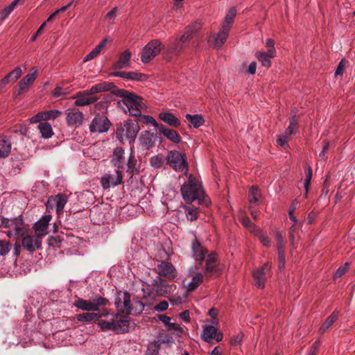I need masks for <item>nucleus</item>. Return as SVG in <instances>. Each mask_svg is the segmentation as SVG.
Segmentation results:
<instances>
[{
	"mask_svg": "<svg viewBox=\"0 0 355 355\" xmlns=\"http://www.w3.org/2000/svg\"><path fill=\"white\" fill-rule=\"evenodd\" d=\"M112 88V84L106 82L101 83L92 86L89 89L85 90L90 96L94 94L109 91Z\"/></svg>",
	"mask_w": 355,
	"mask_h": 355,
	"instance_id": "obj_31",
	"label": "nucleus"
},
{
	"mask_svg": "<svg viewBox=\"0 0 355 355\" xmlns=\"http://www.w3.org/2000/svg\"><path fill=\"white\" fill-rule=\"evenodd\" d=\"M67 202V197L65 194L59 193L50 196L46 203V209L50 211L55 208L56 212L59 214L62 212Z\"/></svg>",
	"mask_w": 355,
	"mask_h": 355,
	"instance_id": "obj_9",
	"label": "nucleus"
},
{
	"mask_svg": "<svg viewBox=\"0 0 355 355\" xmlns=\"http://www.w3.org/2000/svg\"><path fill=\"white\" fill-rule=\"evenodd\" d=\"M202 338L207 343H211L213 340L220 342L223 340V334L214 325H205L202 332Z\"/></svg>",
	"mask_w": 355,
	"mask_h": 355,
	"instance_id": "obj_16",
	"label": "nucleus"
},
{
	"mask_svg": "<svg viewBox=\"0 0 355 355\" xmlns=\"http://www.w3.org/2000/svg\"><path fill=\"white\" fill-rule=\"evenodd\" d=\"M128 167L126 172L129 173L131 177L133 176L135 173L139 172L138 166H137V160L135 158V156L133 154L132 150L130 154L128 160Z\"/></svg>",
	"mask_w": 355,
	"mask_h": 355,
	"instance_id": "obj_36",
	"label": "nucleus"
},
{
	"mask_svg": "<svg viewBox=\"0 0 355 355\" xmlns=\"http://www.w3.org/2000/svg\"><path fill=\"white\" fill-rule=\"evenodd\" d=\"M220 268L219 266L214 263L206 264L205 274L207 278H211L214 276H218L220 274Z\"/></svg>",
	"mask_w": 355,
	"mask_h": 355,
	"instance_id": "obj_44",
	"label": "nucleus"
},
{
	"mask_svg": "<svg viewBox=\"0 0 355 355\" xmlns=\"http://www.w3.org/2000/svg\"><path fill=\"white\" fill-rule=\"evenodd\" d=\"M108 42V39L107 38H105L104 40H103L99 44H98L97 46H95V48L93 49V50L97 53V55H98L102 51V50L106 46Z\"/></svg>",
	"mask_w": 355,
	"mask_h": 355,
	"instance_id": "obj_61",
	"label": "nucleus"
},
{
	"mask_svg": "<svg viewBox=\"0 0 355 355\" xmlns=\"http://www.w3.org/2000/svg\"><path fill=\"white\" fill-rule=\"evenodd\" d=\"M110 125L111 123L106 116H97L91 122L89 130L92 132L103 133L107 132Z\"/></svg>",
	"mask_w": 355,
	"mask_h": 355,
	"instance_id": "obj_10",
	"label": "nucleus"
},
{
	"mask_svg": "<svg viewBox=\"0 0 355 355\" xmlns=\"http://www.w3.org/2000/svg\"><path fill=\"white\" fill-rule=\"evenodd\" d=\"M10 243L5 240H0V256H5L10 250Z\"/></svg>",
	"mask_w": 355,
	"mask_h": 355,
	"instance_id": "obj_54",
	"label": "nucleus"
},
{
	"mask_svg": "<svg viewBox=\"0 0 355 355\" xmlns=\"http://www.w3.org/2000/svg\"><path fill=\"white\" fill-rule=\"evenodd\" d=\"M41 136L44 139H49L53 135V130L51 125L48 122H42L37 126Z\"/></svg>",
	"mask_w": 355,
	"mask_h": 355,
	"instance_id": "obj_33",
	"label": "nucleus"
},
{
	"mask_svg": "<svg viewBox=\"0 0 355 355\" xmlns=\"http://www.w3.org/2000/svg\"><path fill=\"white\" fill-rule=\"evenodd\" d=\"M163 49V44L159 40H153L143 49L141 60L143 63H148L157 55Z\"/></svg>",
	"mask_w": 355,
	"mask_h": 355,
	"instance_id": "obj_8",
	"label": "nucleus"
},
{
	"mask_svg": "<svg viewBox=\"0 0 355 355\" xmlns=\"http://www.w3.org/2000/svg\"><path fill=\"white\" fill-rule=\"evenodd\" d=\"M166 329L168 331H173L175 334L176 336L179 337L182 336L183 334L182 328L178 324L174 322H170V323L166 327Z\"/></svg>",
	"mask_w": 355,
	"mask_h": 355,
	"instance_id": "obj_51",
	"label": "nucleus"
},
{
	"mask_svg": "<svg viewBox=\"0 0 355 355\" xmlns=\"http://www.w3.org/2000/svg\"><path fill=\"white\" fill-rule=\"evenodd\" d=\"M338 312L336 311H334L324 321V322L321 325L320 328V331L321 333H324L325 331H327L329 328H330L334 322L338 319Z\"/></svg>",
	"mask_w": 355,
	"mask_h": 355,
	"instance_id": "obj_40",
	"label": "nucleus"
},
{
	"mask_svg": "<svg viewBox=\"0 0 355 355\" xmlns=\"http://www.w3.org/2000/svg\"><path fill=\"white\" fill-rule=\"evenodd\" d=\"M298 130V121L296 119L295 114H294L289 119V125L285 130V134L291 136L293 134H295Z\"/></svg>",
	"mask_w": 355,
	"mask_h": 355,
	"instance_id": "obj_45",
	"label": "nucleus"
},
{
	"mask_svg": "<svg viewBox=\"0 0 355 355\" xmlns=\"http://www.w3.org/2000/svg\"><path fill=\"white\" fill-rule=\"evenodd\" d=\"M349 269V263H345L344 265L339 267L334 274V278H339L345 275Z\"/></svg>",
	"mask_w": 355,
	"mask_h": 355,
	"instance_id": "obj_56",
	"label": "nucleus"
},
{
	"mask_svg": "<svg viewBox=\"0 0 355 355\" xmlns=\"http://www.w3.org/2000/svg\"><path fill=\"white\" fill-rule=\"evenodd\" d=\"M132 53L127 49L120 54L118 61L114 64L115 69H123L129 65Z\"/></svg>",
	"mask_w": 355,
	"mask_h": 355,
	"instance_id": "obj_26",
	"label": "nucleus"
},
{
	"mask_svg": "<svg viewBox=\"0 0 355 355\" xmlns=\"http://www.w3.org/2000/svg\"><path fill=\"white\" fill-rule=\"evenodd\" d=\"M186 119L190 121L189 126H193L195 128H198L202 125L205 123V120L201 114H187L185 115Z\"/></svg>",
	"mask_w": 355,
	"mask_h": 355,
	"instance_id": "obj_38",
	"label": "nucleus"
},
{
	"mask_svg": "<svg viewBox=\"0 0 355 355\" xmlns=\"http://www.w3.org/2000/svg\"><path fill=\"white\" fill-rule=\"evenodd\" d=\"M76 318L79 322L89 323L99 320L101 315L99 313L87 312L77 315Z\"/></svg>",
	"mask_w": 355,
	"mask_h": 355,
	"instance_id": "obj_35",
	"label": "nucleus"
},
{
	"mask_svg": "<svg viewBox=\"0 0 355 355\" xmlns=\"http://www.w3.org/2000/svg\"><path fill=\"white\" fill-rule=\"evenodd\" d=\"M29 121L31 123H42L46 122L44 118V115L42 112H38L37 114L33 116L29 119Z\"/></svg>",
	"mask_w": 355,
	"mask_h": 355,
	"instance_id": "obj_60",
	"label": "nucleus"
},
{
	"mask_svg": "<svg viewBox=\"0 0 355 355\" xmlns=\"http://www.w3.org/2000/svg\"><path fill=\"white\" fill-rule=\"evenodd\" d=\"M123 180L122 172L115 170L112 174H106L101 178V183L104 189H108L110 187H115L121 184Z\"/></svg>",
	"mask_w": 355,
	"mask_h": 355,
	"instance_id": "obj_14",
	"label": "nucleus"
},
{
	"mask_svg": "<svg viewBox=\"0 0 355 355\" xmlns=\"http://www.w3.org/2000/svg\"><path fill=\"white\" fill-rule=\"evenodd\" d=\"M22 0H14L8 6L0 11V21H4Z\"/></svg>",
	"mask_w": 355,
	"mask_h": 355,
	"instance_id": "obj_42",
	"label": "nucleus"
},
{
	"mask_svg": "<svg viewBox=\"0 0 355 355\" xmlns=\"http://www.w3.org/2000/svg\"><path fill=\"white\" fill-rule=\"evenodd\" d=\"M113 76L120 77L128 80H139L142 77H145L144 74L135 71H118L112 73Z\"/></svg>",
	"mask_w": 355,
	"mask_h": 355,
	"instance_id": "obj_29",
	"label": "nucleus"
},
{
	"mask_svg": "<svg viewBox=\"0 0 355 355\" xmlns=\"http://www.w3.org/2000/svg\"><path fill=\"white\" fill-rule=\"evenodd\" d=\"M173 342V337L166 333H159L156 339L150 343V347L154 352H158L161 346L164 344H171Z\"/></svg>",
	"mask_w": 355,
	"mask_h": 355,
	"instance_id": "obj_21",
	"label": "nucleus"
},
{
	"mask_svg": "<svg viewBox=\"0 0 355 355\" xmlns=\"http://www.w3.org/2000/svg\"><path fill=\"white\" fill-rule=\"evenodd\" d=\"M72 98L75 99L74 105L76 107L87 106L95 103L98 100V98L95 96H90L85 90L78 92Z\"/></svg>",
	"mask_w": 355,
	"mask_h": 355,
	"instance_id": "obj_19",
	"label": "nucleus"
},
{
	"mask_svg": "<svg viewBox=\"0 0 355 355\" xmlns=\"http://www.w3.org/2000/svg\"><path fill=\"white\" fill-rule=\"evenodd\" d=\"M108 303V300L101 296H97L92 300H86L82 298H78L74 305L86 311H98L101 306H105Z\"/></svg>",
	"mask_w": 355,
	"mask_h": 355,
	"instance_id": "obj_6",
	"label": "nucleus"
},
{
	"mask_svg": "<svg viewBox=\"0 0 355 355\" xmlns=\"http://www.w3.org/2000/svg\"><path fill=\"white\" fill-rule=\"evenodd\" d=\"M11 150V143L6 137L0 139V158H6Z\"/></svg>",
	"mask_w": 355,
	"mask_h": 355,
	"instance_id": "obj_34",
	"label": "nucleus"
},
{
	"mask_svg": "<svg viewBox=\"0 0 355 355\" xmlns=\"http://www.w3.org/2000/svg\"><path fill=\"white\" fill-rule=\"evenodd\" d=\"M257 58L261 62V64L266 67H270L271 61L270 57L265 54L264 52H257L255 54Z\"/></svg>",
	"mask_w": 355,
	"mask_h": 355,
	"instance_id": "obj_48",
	"label": "nucleus"
},
{
	"mask_svg": "<svg viewBox=\"0 0 355 355\" xmlns=\"http://www.w3.org/2000/svg\"><path fill=\"white\" fill-rule=\"evenodd\" d=\"M192 250L195 259L200 261L205 259L207 254V250L200 245V243L196 240L192 243Z\"/></svg>",
	"mask_w": 355,
	"mask_h": 355,
	"instance_id": "obj_28",
	"label": "nucleus"
},
{
	"mask_svg": "<svg viewBox=\"0 0 355 355\" xmlns=\"http://www.w3.org/2000/svg\"><path fill=\"white\" fill-rule=\"evenodd\" d=\"M139 141L140 145L145 149H149L155 144L153 135L147 130L141 134Z\"/></svg>",
	"mask_w": 355,
	"mask_h": 355,
	"instance_id": "obj_27",
	"label": "nucleus"
},
{
	"mask_svg": "<svg viewBox=\"0 0 355 355\" xmlns=\"http://www.w3.org/2000/svg\"><path fill=\"white\" fill-rule=\"evenodd\" d=\"M157 276H162L168 279H174L178 276L175 266L171 263L164 261L157 265Z\"/></svg>",
	"mask_w": 355,
	"mask_h": 355,
	"instance_id": "obj_15",
	"label": "nucleus"
},
{
	"mask_svg": "<svg viewBox=\"0 0 355 355\" xmlns=\"http://www.w3.org/2000/svg\"><path fill=\"white\" fill-rule=\"evenodd\" d=\"M32 70H33V72L26 75L19 82L18 85V94H20L24 91L26 90L28 88L29 85H31L36 79L37 70L35 68H33Z\"/></svg>",
	"mask_w": 355,
	"mask_h": 355,
	"instance_id": "obj_22",
	"label": "nucleus"
},
{
	"mask_svg": "<svg viewBox=\"0 0 355 355\" xmlns=\"http://www.w3.org/2000/svg\"><path fill=\"white\" fill-rule=\"evenodd\" d=\"M181 194L183 199L189 202L198 200L199 204L209 205L210 201L205 195L202 183L193 175H189L188 180L181 187Z\"/></svg>",
	"mask_w": 355,
	"mask_h": 355,
	"instance_id": "obj_1",
	"label": "nucleus"
},
{
	"mask_svg": "<svg viewBox=\"0 0 355 355\" xmlns=\"http://www.w3.org/2000/svg\"><path fill=\"white\" fill-rule=\"evenodd\" d=\"M51 218V215H45L34 224L35 234L42 238L49 234V225Z\"/></svg>",
	"mask_w": 355,
	"mask_h": 355,
	"instance_id": "obj_18",
	"label": "nucleus"
},
{
	"mask_svg": "<svg viewBox=\"0 0 355 355\" xmlns=\"http://www.w3.org/2000/svg\"><path fill=\"white\" fill-rule=\"evenodd\" d=\"M167 162L175 171H185L184 174H187L188 164L184 154H182L177 150H171L167 156Z\"/></svg>",
	"mask_w": 355,
	"mask_h": 355,
	"instance_id": "obj_7",
	"label": "nucleus"
},
{
	"mask_svg": "<svg viewBox=\"0 0 355 355\" xmlns=\"http://www.w3.org/2000/svg\"><path fill=\"white\" fill-rule=\"evenodd\" d=\"M150 162L153 167L158 168L164 164V159L159 155H155L150 158Z\"/></svg>",
	"mask_w": 355,
	"mask_h": 355,
	"instance_id": "obj_55",
	"label": "nucleus"
},
{
	"mask_svg": "<svg viewBox=\"0 0 355 355\" xmlns=\"http://www.w3.org/2000/svg\"><path fill=\"white\" fill-rule=\"evenodd\" d=\"M199 26L200 24L198 23H196L195 26H187L183 34L180 37H178L179 40L184 44L187 41H189L192 35L196 33Z\"/></svg>",
	"mask_w": 355,
	"mask_h": 355,
	"instance_id": "obj_37",
	"label": "nucleus"
},
{
	"mask_svg": "<svg viewBox=\"0 0 355 355\" xmlns=\"http://www.w3.org/2000/svg\"><path fill=\"white\" fill-rule=\"evenodd\" d=\"M45 121L53 120L62 115V112L58 110H51L42 112Z\"/></svg>",
	"mask_w": 355,
	"mask_h": 355,
	"instance_id": "obj_47",
	"label": "nucleus"
},
{
	"mask_svg": "<svg viewBox=\"0 0 355 355\" xmlns=\"http://www.w3.org/2000/svg\"><path fill=\"white\" fill-rule=\"evenodd\" d=\"M20 238L21 239L22 247L30 252H33L41 248L42 238L37 234L35 236L28 235L26 233L24 236Z\"/></svg>",
	"mask_w": 355,
	"mask_h": 355,
	"instance_id": "obj_11",
	"label": "nucleus"
},
{
	"mask_svg": "<svg viewBox=\"0 0 355 355\" xmlns=\"http://www.w3.org/2000/svg\"><path fill=\"white\" fill-rule=\"evenodd\" d=\"M22 74V70L20 67H15L7 76L3 78V83L15 82Z\"/></svg>",
	"mask_w": 355,
	"mask_h": 355,
	"instance_id": "obj_39",
	"label": "nucleus"
},
{
	"mask_svg": "<svg viewBox=\"0 0 355 355\" xmlns=\"http://www.w3.org/2000/svg\"><path fill=\"white\" fill-rule=\"evenodd\" d=\"M124 154L125 150L121 147H117L114 150L112 162L115 166L121 168L123 166L125 162Z\"/></svg>",
	"mask_w": 355,
	"mask_h": 355,
	"instance_id": "obj_25",
	"label": "nucleus"
},
{
	"mask_svg": "<svg viewBox=\"0 0 355 355\" xmlns=\"http://www.w3.org/2000/svg\"><path fill=\"white\" fill-rule=\"evenodd\" d=\"M236 15L235 8H231L227 13L222 27L230 30Z\"/></svg>",
	"mask_w": 355,
	"mask_h": 355,
	"instance_id": "obj_41",
	"label": "nucleus"
},
{
	"mask_svg": "<svg viewBox=\"0 0 355 355\" xmlns=\"http://www.w3.org/2000/svg\"><path fill=\"white\" fill-rule=\"evenodd\" d=\"M168 307V303L166 301H162L154 306L156 311L161 312L166 311Z\"/></svg>",
	"mask_w": 355,
	"mask_h": 355,
	"instance_id": "obj_63",
	"label": "nucleus"
},
{
	"mask_svg": "<svg viewBox=\"0 0 355 355\" xmlns=\"http://www.w3.org/2000/svg\"><path fill=\"white\" fill-rule=\"evenodd\" d=\"M345 68V59H342L337 66L336 70L335 71V76H342L343 74L344 70Z\"/></svg>",
	"mask_w": 355,
	"mask_h": 355,
	"instance_id": "obj_62",
	"label": "nucleus"
},
{
	"mask_svg": "<svg viewBox=\"0 0 355 355\" xmlns=\"http://www.w3.org/2000/svg\"><path fill=\"white\" fill-rule=\"evenodd\" d=\"M98 325L103 331H113L116 334H124L129 331L130 320L128 316L116 313L108 321L99 320Z\"/></svg>",
	"mask_w": 355,
	"mask_h": 355,
	"instance_id": "obj_4",
	"label": "nucleus"
},
{
	"mask_svg": "<svg viewBox=\"0 0 355 355\" xmlns=\"http://www.w3.org/2000/svg\"><path fill=\"white\" fill-rule=\"evenodd\" d=\"M7 232V236L9 237L14 236L17 239L22 237L27 232L26 229L23 226V223L15 225Z\"/></svg>",
	"mask_w": 355,
	"mask_h": 355,
	"instance_id": "obj_32",
	"label": "nucleus"
},
{
	"mask_svg": "<svg viewBox=\"0 0 355 355\" xmlns=\"http://www.w3.org/2000/svg\"><path fill=\"white\" fill-rule=\"evenodd\" d=\"M203 281V275L200 272H197L195 275L193 276L192 280L189 282L187 286L188 291H193L198 288V286Z\"/></svg>",
	"mask_w": 355,
	"mask_h": 355,
	"instance_id": "obj_43",
	"label": "nucleus"
},
{
	"mask_svg": "<svg viewBox=\"0 0 355 355\" xmlns=\"http://www.w3.org/2000/svg\"><path fill=\"white\" fill-rule=\"evenodd\" d=\"M139 130L137 121L128 119L123 121L117 127L116 136L120 142L123 143L125 141H128L131 144L135 142Z\"/></svg>",
	"mask_w": 355,
	"mask_h": 355,
	"instance_id": "obj_5",
	"label": "nucleus"
},
{
	"mask_svg": "<svg viewBox=\"0 0 355 355\" xmlns=\"http://www.w3.org/2000/svg\"><path fill=\"white\" fill-rule=\"evenodd\" d=\"M271 268V263L269 262L266 263L261 268L253 272V281L254 284L259 288H263L266 282V274L269 271Z\"/></svg>",
	"mask_w": 355,
	"mask_h": 355,
	"instance_id": "obj_17",
	"label": "nucleus"
},
{
	"mask_svg": "<svg viewBox=\"0 0 355 355\" xmlns=\"http://www.w3.org/2000/svg\"><path fill=\"white\" fill-rule=\"evenodd\" d=\"M243 338V335L241 334H238L231 337L230 343L232 345H238L241 343Z\"/></svg>",
	"mask_w": 355,
	"mask_h": 355,
	"instance_id": "obj_64",
	"label": "nucleus"
},
{
	"mask_svg": "<svg viewBox=\"0 0 355 355\" xmlns=\"http://www.w3.org/2000/svg\"><path fill=\"white\" fill-rule=\"evenodd\" d=\"M261 197L260 190L258 187L252 186L249 190V202L252 203H257L259 202Z\"/></svg>",
	"mask_w": 355,
	"mask_h": 355,
	"instance_id": "obj_46",
	"label": "nucleus"
},
{
	"mask_svg": "<svg viewBox=\"0 0 355 355\" xmlns=\"http://www.w3.org/2000/svg\"><path fill=\"white\" fill-rule=\"evenodd\" d=\"M139 116L140 117L141 122L146 124H150L155 128H159V125L153 116L148 115H142L141 114V116Z\"/></svg>",
	"mask_w": 355,
	"mask_h": 355,
	"instance_id": "obj_52",
	"label": "nucleus"
},
{
	"mask_svg": "<svg viewBox=\"0 0 355 355\" xmlns=\"http://www.w3.org/2000/svg\"><path fill=\"white\" fill-rule=\"evenodd\" d=\"M119 94L123 98L118 101V107L125 112H128L134 116H139L146 110V106L140 96L123 89L119 90Z\"/></svg>",
	"mask_w": 355,
	"mask_h": 355,
	"instance_id": "obj_2",
	"label": "nucleus"
},
{
	"mask_svg": "<svg viewBox=\"0 0 355 355\" xmlns=\"http://www.w3.org/2000/svg\"><path fill=\"white\" fill-rule=\"evenodd\" d=\"M173 286L161 277L156 276L153 279L146 280L142 290L149 297H166L170 294Z\"/></svg>",
	"mask_w": 355,
	"mask_h": 355,
	"instance_id": "obj_3",
	"label": "nucleus"
},
{
	"mask_svg": "<svg viewBox=\"0 0 355 355\" xmlns=\"http://www.w3.org/2000/svg\"><path fill=\"white\" fill-rule=\"evenodd\" d=\"M300 226V225L293 224L292 226L288 230V236L291 244L293 247H295V242L296 239L297 235V230Z\"/></svg>",
	"mask_w": 355,
	"mask_h": 355,
	"instance_id": "obj_53",
	"label": "nucleus"
},
{
	"mask_svg": "<svg viewBox=\"0 0 355 355\" xmlns=\"http://www.w3.org/2000/svg\"><path fill=\"white\" fill-rule=\"evenodd\" d=\"M159 132L166 137L169 141L175 144H179L181 141V137L177 131L168 128L164 125H159Z\"/></svg>",
	"mask_w": 355,
	"mask_h": 355,
	"instance_id": "obj_23",
	"label": "nucleus"
},
{
	"mask_svg": "<svg viewBox=\"0 0 355 355\" xmlns=\"http://www.w3.org/2000/svg\"><path fill=\"white\" fill-rule=\"evenodd\" d=\"M159 119L173 128H178L180 125V120L173 113L164 112L159 114Z\"/></svg>",
	"mask_w": 355,
	"mask_h": 355,
	"instance_id": "obj_24",
	"label": "nucleus"
},
{
	"mask_svg": "<svg viewBox=\"0 0 355 355\" xmlns=\"http://www.w3.org/2000/svg\"><path fill=\"white\" fill-rule=\"evenodd\" d=\"M117 309L128 314H136L131 307L130 295L128 293L123 295L122 298L119 297L116 301Z\"/></svg>",
	"mask_w": 355,
	"mask_h": 355,
	"instance_id": "obj_20",
	"label": "nucleus"
},
{
	"mask_svg": "<svg viewBox=\"0 0 355 355\" xmlns=\"http://www.w3.org/2000/svg\"><path fill=\"white\" fill-rule=\"evenodd\" d=\"M29 121L31 123H42L46 122L44 118V115L42 112H38L37 114L33 116L29 119Z\"/></svg>",
	"mask_w": 355,
	"mask_h": 355,
	"instance_id": "obj_59",
	"label": "nucleus"
},
{
	"mask_svg": "<svg viewBox=\"0 0 355 355\" xmlns=\"http://www.w3.org/2000/svg\"><path fill=\"white\" fill-rule=\"evenodd\" d=\"M240 221L244 227L248 228L250 231H252L255 227L250 219L247 216H242Z\"/></svg>",
	"mask_w": 355,
	"mask_h": 355,
	"instance_id": "obj_58",
	"label": "nucleus"
},
{
	"mask_svg": "<svg viewBox=\"0 0 355 355\" xmlns=\"http://www.w3.org/2000/svg\"><path fill=\"white\" fill-rule=\"evenodd\" d=\"M187 218L191 221H193L198 218V209L193 207H187L185 209Z\"/></svg>",
	"mask_w": 355,
	"mask_h": 355,
	"instance_id": "obj_49",
	"label": "nucleus"
},
{
	"mask_svg": "<svg viewBox=\"0 0 355 355\" xmlns=\"http://www.w3.org/2000/svg\"><path fill=\"white\" fill-rule=\"evenodd\" d=\"M66 121L70 127H79L84 120V114L77 108H69L66 110Z\"/></svg>",
	"mask_w": 355,
	"mask_h": 355,
	"instance_id": "obj_12",
	"label": "nucleus"
},
{
	"mask_svg": "<svg viewBox=\"0 0 355 355\" xmlns=\"http://www.w3.org/2000/svg\"><path fill=\"white\" fill-rule=\"evenodd\" d=\"M23 223L21 220L15 219H8L6 218H3L1 221L0 226L3 227H12L15 225L20 224Z\"/></svg>",
	"mask_w": 355,
	"mask_h": 355,
	"instance_id": "obj_50",
	"label": "nucleus"
},
{
	"mask_svg": "<svg viewBox=\"0 0 355 355\" xmlns=\"http://www.w3.org/2000/svg\"><path fill=\"white\" fill-rule=\"evenodd\" d=\"M230 31V30H229L227 28L221 27L219 33L217 34L216 37H215L214 43V48L220 49L224 44V43L225 42V41L228 37Z\"/></svg>",
	"mask_w": 355,
	"mask_h": 355,
	"instance_id": "obj_30",
	"label": "nucleus"
},
{
	"mask_svg": "<svg viewBox=\"0 0 355 355\" xmlns=\"http://www.w3.org/2000/svg\"><path fill=\"white\" fill-rule=\"evenodd\" d=\"M117 7L113 8L110 11H109L105 17V19L109 22V24H113L114 21L116 16V12H117Z\"/></svg>",
	"mask_w": 355,
	"mask_h": 355,
	"instance_id": "obj_57",
	"label": "nucleus"
},
{
	"mask_svg": "<svg viewBox=\"0 0 355 355\" xmlns=\"http://www.w3.org/2000/svg\"><path fill=\"white\" fill-rule=\"evenodd\" d=\"M184 49V44L179 40L178 37L173 38L166 46L165 57L167 60H170L174 57L180 55Z\"/></svg>",
	"mask_w": 355,
	"mask_h": 355,
	"instance_id": "obj_13",
	"label": "nucleus"
}]
</instances>
